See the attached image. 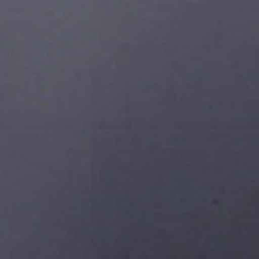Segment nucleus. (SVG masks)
<instances>
[{
	"instance_id": "1",
	"label": "nucleus",
	"mask_w": 259,
	"mask_h": 259,
	"mask_svg": "<svg viewBox=\"0 0 259 259\" xmlns=\"http://www.w3.org/2000/svg\"><path fill=\"white\" fill-rule=\"evenodd\" d=\"M179 64V62H177ZM178 74V67H177V60H175V76ZM178 82L175 79V164H178Z\"/></svg>"
},
{
	"instance_id": "2",
	"label": "nucleus",
	"mask_w": 259,
	"mask_h": 259,
	"mask_svg": "<svg viewBox=\"0 0 259 259\" xmlns=\"http://www.w3.org/2000/svg\"><path fill=\"white\" fill-rule=\"evenodd\" d=\"M175 48H177V46H175Z\"/></svg>"
},
{
	"instance_id": "3",
	"label": "nucleus",
	"mask_w": 259,
	"mask_h": 259,
	"mask_svg": "<svg viewBox=\"0 0 259 259\" xmlns=\"http://www.w3.org/2000/svg\"><path fill=\"white\" fill-rule=\"evenodd\" d=\"M179 173L180 172V170L179 171Z\"/></svg>"
},
{
	"instance_id": "4",
	"label": "nucleus",
	"mask_w": 259,
	"mask_h": 259,
	"mask_svg": "<svg viewBox=\"0 0 259 259\" xmlns=\"http://www.w3.org/2000/svg\"><path fill=\"white\" fill-rule=\"evenodd\" d=\"M179 184H180V182H179Z\"/></svg>"
},
{
	"instance_id": "5",
	"label": "nucleus",
	"mask_w": 259,
	"mask_h": 259,
	"mask_svg": "<svg viewBox=\"0 0 259 259\" xmlns=\"http://www.w3.org/2000/svg\"><path fill=\"white\" fill-rule=\"evenodd\" d=\"M179 201H180V199H179Z\"/></svg>"
},
{
	"instance_id": "6",
	"label": "nucleus",
	"mask_w": 259,
	"mask_h": 259,
	"mask_svg": "<svg viewBox=\"0 0 259 259\" xmlns=\"http://www.w3.org/2000/svg\"><path fill=\"white\" fill-rule=\"evenodd\" d=\"M179 220L180 219V217L179 218Z\"/></svg>"
},
{
	"instance_id": "7",
	"label": "nucleus",
	"mask_w": 259,
	"mask_h": 259,
	"mask_svg": "<svg viewBox=\"0 0 259 259\" xmlns=\"http://www.w3.org/2000/svg\"><path fill=\"white\" fill-rule=\"evenodd\" d=\"M179 251L180 250V248L179 249Z\"/></svg>"
},
{
	"instance_id": "8",
	"label": "nucleus",
	"mask_w": 259,
	"mask_h": 259,
	"mask_svg": "<svg viewBox=\"0 0 259 259\" xmlns=\"http://www.w3.org/2000/svg\"><path fill=\"white\" fill-rule=\"evenodd\" d=\"M180 259V258H179Z\"/></svg>"
}]
</instances>
